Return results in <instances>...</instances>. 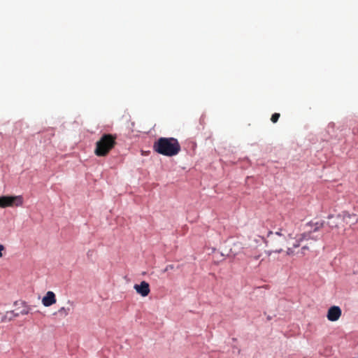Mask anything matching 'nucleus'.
<instances>
[{
  "label": "nucleus",
  "mask_w": 358,
  "mask_h": 358,
  "mask_svg": "<svg viewBox=\"0 0 358 358\" xmlns=\"http://www.w3.org/2000/svg\"><path fill=\"white\" fill-rule=\"evenodd\" d=\"M288 236H289V238H292V236H291L290 234H289Z\"/></svg>",
  "instance_id": "22"
},
{
  "label": "nucleus",
  "mask_w": 358,
  "mask_h": 358,
  "mask_svg": "<svg viewBox=\"0 0 358 358\" xmlns=\"http://www.w3.org/2000/svg\"><path fill=\"white\" fill-rule=\"evenodd\" d=\"M116 136L104 134L96 143L94 154L98 157H106L116 145Z\"/></svg>",
  "instance_id": "2"
},
{
  "label": "nucleus",
  "mask_w": 358,
  "mask_h": 358,
  "mask_svg": "<svg viewBox=\"0 0 358 358\" xmlns=\"http://www.w3.org/2000/svg\"><path fill=\"white\" fill-rule=\"evenodd\" d=\"M4 250V246L0 244V257H2L3 254L2 251Z\"/></svg>",
  "instance_id": "19"
},
{
  "label": "nucleus",
  "mask_w": 358,
  "mask_h": 358,
  "mask_svg": "<svg viewBox=\"0 0 358 358\" xmlns=\"http://www.w3.org/2000/svg\"><path fill=\"white\" fill-rule=\"evenodd\" d=\"M244 248V245L242 242L241 241H236L233 243V245L229 249V255L235 257L238 255V254L241 253L243 250Z\"/></svg>",
  "instance_id": "11"
},
{
  "label": "nucleus",
  "mask_w": 358,
  "mask_h": 358,
  "mask_svg": "<svg viewBox=\"0 0 358 358\" xmlns=\"http://www.w3.org/2000/svg\"><path fill=\"white\" fill-rule=\"evenodd\" d=\"M20 305L22 309L19 310L20 308H17L15 310H11L6 312V316L8 315H13L14 316L19 317L20 315H25L30 313L31 308L29 306L25 301H15L14 306Z\"/></svg>",
  "instance_id": "5"
},
{
  "label": "nucleus",
  "mask_w": 358,
  "mask_h": 358,
  "mask_svg": "<svg viewBox=\"0 0 358 358\" xmlns=\"http://www.w3.org/2000/svg\"><path fill=\"white\" fill-rule=\"evenodd\" d=\"M312 232L313 231L305 232V233L300 234L297 235L295 237V241L292 243L293 248H296L299 247L303 241H308L310 239H313V240L315 241L316 238H313L311 236Z\"/></svg>",
  "instance_id": "9"
},
{
  "label": "nucleus",
  "mask_w": 358,
  "mask_h": 358,
  "mask_svg": "<svg viewBox=\"0 0 358 358\" xmlns=\"http://www.w3.org/2000/svg\"><path fill=\"white\" fill-rule=\"evenodd\" d=\"M70 311V308L62 307L59 309L58 313L63 316H67Z\"/></svg>",
  "instance_id": "12"
},
{
  "label": "nucleus",
  "mask_w": 358,
  "mask_h": 358,
  "mask_svg": "<svg viewBox=\"0 0 358 358\" xmlns=\"http://www.w3.org/2000/svg\"><path fill=\"white\" fill-rule=\"evenodd\" d=\"M23 203L22 196H0V208L21 206Z\"/></svg>",
  "instance_id": "4"
},
{
  "label": "nucleus",
  "mask_w": 358,
  "mask_h": 358,
  "mask_svg": "<svg viewBox=\"0 0 358 358\" xmlns=\"http://www.w3.org/2000/svg\"><path fill=\"white\" fill-rule=\"evenodd\" d=\"M17 316H14L13 315H8L6 316V314L5 315V319H8V320H12L15 317H17Z\"/></svg>",
  "instance_id": "17"
},
{
  "label": "nucleus",
  "mask_w": 358,
  "mask_h": 358,
  "mask_svg": "<svg viewBox=\"0 0 358 358\" xmlns=\"http://www.w3.org/2000/svg\"><path fill=\"white\" fill-rule=\"evenodd\" d=\"M308 249H309V248L308 246H306V245L303 246L301 248V252H302V254L304 255L305 254V250H308Z\"/></svg>",
  "instance_id": "18"
},
{
  "label": "nucleus",
  "mask_w": 358,
  "mask_h": 358,
  "mask_svg": "<svg viewBox=\"0 0 358 358\" xmlns=\"http://www.w3.org/2000/svg\"><path fill=\"white\" fill-rule=\"evenodd\" d=\"M341 314L342 311L340 307L334 306L328 310L327 317L329 321L336 322L341 317Z\"/></svg>",
  "instance_id": "7"
},
{
  "label": "nucleus",
  "mask_w": 358,
  "mask_h": 358,
  "mask_svg": "<svg viewBox=\"0 0 358 358\" xmlns=\"http://www.w3.org/2000/svg\"><path fill=\"white\" fill-rule=\"evenodd\" d=\"M173 268H174V266L172 264L167 265L166 266V268H164V272H166V271H169L170 270H172V269H173Z\"/></svg>",
  "instance_id": "15"
},
{
  "label": "nucleus",
  "mask_w": 358,
  "mask_h": 358,
  "mask_svg": "<svg viewBox=\"0 0 358 358\" xmlns=\"http://www.w3.org/2000/svg\"><path fill=\"white\" fill-rule=\"evenodd\" d=\"M57 299L55 294L52 291H48L42 299V303L45 307L51 306L56 303Z\"/></svg>",
  "instance_id": "10"
},
{
  "label": "nucleus",
  "mask_w": 358,
  "mask_h": 358,
  "mask_svg": "<svg viewBox=\"0 0 358 358\" xmlns=\"http://www.w3.org/2000/svg\"><path fill=\"white\" fill-rule=\"evenodd\" d=\"M282 230L273 234L272 231L269 232L268 237L269 238L267 243L273 248V252L280 253L282 251V246L286 241L285 234H282Z\"/></svg>",
  "instance_id": "3"
},
{
  "label": "nucleus",
  "mask_w": 358,
  "mask_h": 358,
  "mask_svg": "<svg viewBox=\"0 0 358 358\" xmlns=\"http://www.w3.org/2000/svg\"><path fill=\"white\" fill-rule=\"evenodd\" d=\"M338 218H342L343 221L352 227L358 222V216L356 214H350L348 212L344 211L342 214L338 215Z\"/></svg>",
  "instance_id": "6"
},
{
  "label": "nucleus",
  "mask_w": 358,
  "mask_h": 358,
  "mask_svg": "<svg viewBox=\"0 0 358 358\" xmlns=\"http://www.w3.org/2000/svg\"><path fill=\"white\" fill-rule=\"evenodd\" d=\"M134 288L143 297L147 296L150 292V285L145 281H142L139 285H134Z\"/></svg>",
  "instance_id": "8"
},
{
  "label": "nucleus",
  "mask_w": 358,
  "mask_h": 358,
  "mask_svg": "<svg viewBox=\"0 0 358 358\" xmlns=\"http://www.w3.org/2000/svg\"><path fill=\"white\" fill-rule=\"evenodd\" d=\"M280 113H275L271 115V120L273 123H276L280 117Z\"/></svg>",
  "instance_id": "13"
},
{
  "label": "nucleus",
  "mask_w": 358,
  "mask_h": 358,
  "mask_svg": "<svg viewBox=\"0 0 358 358\" xmlns=\"http://www.w3.org/2000/svg\"><path fill=\"white\" fill-rule=\"evenodd\" d=\"M260 255H257V256H255L254 258L255 259H258L259 258Z\"/></svg>",
  "instance_id": "20"
},
{
  "label": "nucleus",
  "mask_w": 358,
  "mask_h": 358,
  "mask_svg": "<svg viewBox=\"0 0 358 358\" xmlns=\"http://www.w3.org/2000/svg\"><path fill=\"white\" fill-rule=\"evenodd\" d=\"M181 150L178 139L175 138H159L153 144V150L166 157L177 155Z\"/></svg>",
  "instance_id": "1"
},
{
  "label": "nucleus",
  "mask_w": 358,
  "mask_h": 358,
  "mask_svg": "<svg viewBox=\"0 0 358 358\" xmlns=\"http://www.w3.org/2000/svg\"><path fill=\"white\" fill-rule=\"evenodd\" d=\"M287 255H294V250L292 248H288L287 250Z\"/></svg>",
  "instance_id": "16"
},
{
  "label": "nucleus",
  "mask_w": 358,
  "mask_h": 358,
  "mask_svg": "<svg viewBox=\"0 0 358 358\" xmlns=\"http://www.w3.org/2000/svg\"><path fill=\"white\" fill-rule=\"evenodd\" d=\"M314 225H315V228L313 231H316L319 230L320 229L322 228L323 223L316 222Z\"/></svg>",
  "instance_id": "14"
},
{
  "label": "nucleus",
  "mask_w": 358,
  "mask_h": 358,
  "mask_svg": "<svg viewBox=\"0 0 358 358\" xmlns=\"http://www.w3.org/2000/svg\"><path fill=\"white\" fill-rule=\"evenodd\" d=\"M68 303L71 304V306L73 305V302L71 301H68Z\"/></svg>",
  "instance_id": "21"
}]
</instances>
